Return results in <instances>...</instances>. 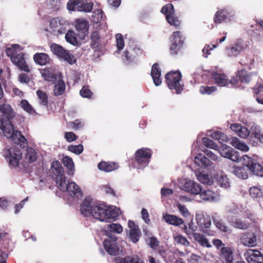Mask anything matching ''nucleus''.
<instances>
[{
    "instance_id": "1",
    "label": "nucleus",
    "mask_w": 263,
    "mask_h": 263,
    "mask_svg": "<svg viewBox=\"0 0 263 263\" xmlns=\"http://www.w3.org/2000/svg\"><path fill=\"white\" fill-rule=\"evenodd\" d=\"M0 111L6 117V118H0V129L3 131L4 136L8 139H11L21 147H27L28 145L27 139L20 131L14 130L11 121L15 114L11 106L8 104H2L0 105Z\"/></svg>"
},
{
    "instance_id": "2",
    "label": "nucleus",
    "mask_w": 263,
    "mask_h": 263,
    "mask_svg": "<svg viewBox=\"0 0 263 263\" xmlns=\"http://www.w3.org/2000/svg\"><path fill=\"white\" fill-rule=\"evenodd\" d=\"M119 209L115 206H107L102 204L92 205L90 199L86 198L81 205V211L85 216H92L106 222L115 221L119 216Z\"/></svg>"
},
{
    "instance_id": "3",
    "label": "nucleus",
    "mask_w": 263,
    "mask_h": 263,
    "mask_svg": "<svg viewBox=\"0 0 263 263\" xmlns=\"http://www.w3.org/2000/svg\"><path fill=\"white\" fill-rule=\"evenodd\" d=\"M18 45H14L11 48H8L6 50V54L10 57L12 62L19 69L26 72H29L30 69L24 59V54L23 52L17 53L15 47Z\"/></svg>"
},
{
    "instance_id": "4",
    "label": "nucleus",
    "mask_w": 263,
    "mask_h": 263,
    "mask_svg": "<svg viewBox=\"0 0 263 263\" xmlns=\"http://www.w3.org/2000/svg\"><path fill=\"white\" fill-rule=\"evenodd\" d=\"M181 78L182 75L179 71H170L165 76L167 87L171 90H175L177 94L180 93L183 90L184 85L180 83Z\"/></svg>"
},
{
    "instance_id": "5",
    "label": "nucleus",
    "mask_w": 263,
    "mask_h": 263,
    "mask_svg": "<svg viewBox=\"0 0 263 263\" xmlns=\"http://www.w3.org/2000/svg\"><path fill=\"white\" fill-rule=\"evenodd\" d=\"M152 154V151L150 148L143 147L138 149L135 153L136 167L138 169L145 168L149 163Z\"/></svg>"
},
{
    "instance_id": "6",
    "label": "nucleus",
    "mask_w": 263,
    "mask_h": 263,
    "mask_svg": "<svg viewBox=\"0 0 263 263\" xmlns=\"http://www.w3.org/2000/svg\"><path fill=\"white\" fill-rule=\"evenodd\" d=\"M161 12L165 15L167 22L171 26L178 28L181 25V21L175 14L173 4L169 3L163 6Z\"/></svg>"
},
{
    "instance_id": "7",
    "label": "nucleus",
    "mask_w": 263,
    "mask_h": 263,
    "mask_svg": "<svg viewBox=\"0 0 263 263\" xmlns=\"http://www.w3.org/2000/svg\"><path fill=\"white\" fill-rule=\"evenodd\" d=\"M243 164L253 175L258 177H263V166L258 161L248 155L242 157Z\"/></svg>"
},
{
    "instance_id": "8",
    "label": "nucleus",
    "mask_w": 263,
    "mask_h": 263,
    "mask_svg": "<svg viewBox=\"0 0 263 263\" xmlns=\"http://www.w3.org/2000/svg\"><path fill=\"white\" fill-rule=\"evenodd\" d=\"M108 238L103 241V246L105 251L110 255H118L120 252V248L117 242V237L112 233H107Z\"/></svg>"
},
{
    "instance_id": "9",
    "label": "nucleus",
    "mask_w": 263,
    "mask_h": 263,
    "mask_svg": "<svg viewBox=\"0 0 263 263\" xmlns=\"http://www.w3.org/2000/svg\"><path fill=\"white\" fill-rule=\"evenodd\" d=\"M50 48L53 54L64 59L69 64L72 65L76 62L74 56L61 46L55 43H52Z\"/></svg>"
},
{
    "instance_id": "10",
    "label": "nucleus",
    "mask_w": 263,
    "mask_h": 263,
    "mask_svg": "<svg viewBox=\"0 0 263 263\" xmlns=\"http://www.w3.org/2000/svg\"><path fill=\"white\" fill-rule=\"evenodd\" d=\"M61 191H67L72 197L81 198L83 193L80 187L74 182H66V179L57 186Z\"/></svg>"
},
{
    "instance_id": "11",
    "label": "nucleus",
    "mask_w": 263,
    "mask_h": 263,
    "mask_svg": "<svg viewBox=\"0 0 263 263\" xmlns=\"http://www.w3.org/2000/svg\"><path fill=\"white\" fill-rule=\"evenodd\" d=\"M49 171L50 176L55 181L57 186L65 180L64 169L58 160H54L52 162Z\"/></svg>"
},
{
    "instance_id": "12",
    "label": "nucleus",
    "mask_w": 263,
    "mask_h": 263,
    "mask_svg": "<svg viewBox=\"0 0 263 263\" xmlns=\"http://www.w3.org/2000/svg\"><path fill=\"white\" fill-rule=\"evenodd\" d=\"M93 4L92 2L84 3L83 0H69L67 4L69 11L90 12L92 11Z\"/></svg>"
},
{
    "instance_id": "13",
    "label": "nucleus",
    "mask_w": 263,
    "mask_h": 263,
    "mask_svg": "<svg viewBox=\"0 0 263 263\" xmlns=\"http://www.w3.org/2000/svg\"><path fill=\"white\" fill-rule=\"evenodd\" d=\"M4 155L9 164L11 167H17L22 157L20 149L15 147H10L4 151Z\"/></svg>"
},
{
    "instance_id": "14",
    "label": "nucleus",
    "mask_w": 263,
    "mask_h": 263,
    "mask_svg": "<svg viewBox=\"0 0 263 263\" xmlns=\"http://www.w3.org/2000/svg\"><path fill=\"white\" fill-rule=\"evenodd\" d=\"M49 25L52 31L58 35L65 33L68 23L62 18L54 17L50 20Z\"/></svg>"
},
{
    "instance_id": "15",
    "label": "nucleus",
    "mask_w": 263,
    "mask_h": 263,
    "mask_svg": "<svg viewBox=\"0 0 263 263\" xmlns=\"http://www.w3.org/2000/svg\"><path fill=\"white\" fill-rule=\"evenodd\" d=\"M249 140V143L254 146L263 143V134L261 133L259 126L253 125L251 127Z\"/></svg>"
},
{
    "instance_id": "16",
    "label": "nucleus",
    "mask_w": 263,
    "mask_h": 263,
    "mask_svg": "<svg viewBox=\"0 0 263 263\" xmlns=\"http://www.w3.org/2000/svg\"><path fill=\"white\" fill-rule=\"evenodd\" d=\"M77 35L80 39L84 40L88 33L89 23L84 18H77L74 21Z\"/></svg>"
},
{
    "instance_id": "17",
    "label": "nucleus",
    "mask_w": 263,
    "mask_h": 263,
    "mask_svg": "<svg viewBox=\"0 0 263 263\" xmlns=\"http://www.w3.org/2000/svg\"><path fill=\"white\" fill-rule=\"evenodd\" d=\"M234 13L227 9H222L216 12L213 17L215 24H219L231 21L234 17Z\"/></svg>"
},
{
    "instance_id": "18",
    "label": "nucleus",
    "mask_w": 263,
    "mask_h": 263,
    "mask_svg": "<svg viewBox=\"0 0 263 263\" xmlns=\"http://www.w3.org/2000/svg\"><path fill=\"white\" fill-rule=\"evenodd\" d=\"M245 255L249 263H263V255L258 250L250 249Z\"/></svg>"
},
{
    "instance_id": "19",
    "label": "nucleus",
    "mask_w": 263,
    "mask_h": 263,
    "mask_svg": "<svg viewBox=\"0 0 263 263\" xmlns=\"http://www.w3.org/2000/svg\"><path fill=\"white\" fill-rule=\"evenodd\" d=\"M128 227L130 228L129 237L133 242L136 243L139 241L140 235V231L138 226L134 221L129 220L128 221Z\"/></svg>"
},
{
    "instance_id": "20",
    "label": "nucleus",
    "mask_w": 263,
    "mask_h": 263,
    "mask_svg": "<svg viewBox=\"0 0 263 263\" xmlns=\"http://www.w3.org/2000/svg\"><path fill=\"white\" fill-rule=\"evenodd\" d=\"M183 189L185 191L195 195H198L202 191L200 185L191 180L187 181L185 183Z\"/></svg>"
},
{
    "instance_id": "21",
    "label": "nucleus",
    "mask_w": 263,
    "mask_h": 263,
    "mask_svg": "<svg viewBox=\"0 0 263 263\" xmlns=\"http://www.w3.org/2000/svg\"><path fill=\"white\" fill-rule=\"evenodd\" d=\"M212 78L214 81V83L220 87L226 86L229 84V80L224 73L215 72L213 73Z\"/></svg>"
},
{
    "instance_id": "22",
    "label": "nucleus",
    "mask_w": 263,
    "mask_h": 263,
    "mask_svg": "<svg viewBox=\"0 0 263 263\" xmlns=\"http://www.w3.org/2000/svg\"><path fill=\"white\" fill-rule=\"evenodd\" d=\"M241 242L245 246L254 247L256 243V236L254 233H245L240 237Z\"/></svg>"
},
{
    "instance_id": "23",
    "label": "nucleus",
    "mask_w": 263,
    "mask_h": 263,
    "mask_svg": "<svg viewBox=\"0 0 263 263\" xmlns=\"http://www.w3.org/2000/svg\"><path fill=\"white\" fill-rule=\"evenodd\" d=\"M33 58L34 62L40 66L50 64L51 62L49 56L45 53H36L34 54Z\"/></svg>"
},
{
    "instance_id": "24",
    "label": "nucleus",
    "mask_w": 263,
    "mask_h": 263,
    "mask_svg": "<svg viewBox=\"0 0 263 263\" xmlns=\"http://www.w3.org/2000/svg\"><path fill=\"white\" fill-rule=\"evenodd\" d=\"M161 71L158 63H154L151 69V75L153 78L155 86H159L161 83Z\"/></svg>"
},
{
    "instance_id": "25",
    "label": "nucleus",
    "mask_w": 263,
    "mask_h": 263,
    "mask_svg": "<svg viewBox=\"0 0 263 263\" xmlns=\"http://www.w3.org/2000/svg\"><path fill=\"white\" fill-rule=\"evenodd\" d=\"M98 168L105 172H110L117 170L119 165L114 162L101 161L98 165Z\"/></svg>"
},
{
    "instance_id": "26",
    "label": "nucleus",
    "mask_w": 263,
    "mask_h": 263,
    "mask_svg": "<svg viewBox=\"0 0 263 263\" xmlns=\"http://www.w3.org/2000/svg\"><path fill=\"white\" fill-rule=\"evenodd\" d=\"M195 162L202 168H205L212 164L211 161L202 154H198L195 157Z\"/></svg>"
},
{
    "instance_id": "27",
    "label": "nucleus",
    "mask_w": 263,
    "mask_h": 263,
    "mask_svg": "<svg viewBox=\"0 0 263 263\" xmlns=\"http://www.w3.org/2000/svg\"><path fill=\"white\" fill-rule=\"evenodd\" d=\"M40 73L45 80L54 82L57 80V76L54 73V70L50 67L41 69Z\"/></svg>"
},
{
    "instance_id": "28",
    "label": "nucleus",
    "mask_w": 263,
    "mask_h": 263,
    "mask_svg": "<svg viewBox=\"0 0 263 263\" xmlns=\"http://www.w3.org/2000/svg\"><path fill=\"white\" fill-rule=\"evenodd\" d=\"M163 218L168 224L175 226H180L183 223L181 218L173 215L166 214L163 216Z\"/></svg>"
},
{
    "instance_id": "29",
    "label": "nucleus",
    "mask_w": 263,
    "mask_h": 263,
    "mask_svg": "<svg viewBox=\"0 0 263 263\" xmlns=\"http://www.w3.org/2000/svg\"><path fill=\"white\" fill-rule=\"evenodd\" d=\"M220 253L222 258L226 263H233V252L230 248L222 247L221 249Z\"/></svg>"
},
{
    "instance_id": "30",
    "label": "nucleus",
    "mask_w": 263,
    "mask_h": 263,
    "mask_svg": "<svg viewBox=\"0 0 263 263\" xmlns=\"http://www.w3.org/2000/svg\"><path fill=\"white\" fill-rule=\"evenodd\" d=\"M62 162L67 170L68 175L72 176L74 172V165L71 158L68 156H65L62 159Z\"/></svg>"
},
{
    "instance_id": "31",
    "label": "nucleus",
    "mask_w": 263,
    "mask_h": 263,
    "mask_svg": "<svg viewBox=\"0 0 263 263\" xmlns=\"http://www.w3.org/2000/svg\"><path fill=\"white\" fill-rule=\"evenodd\" d=\"M230 144L235 148L243 152H247L249 149L247 144L241 142L240 140L236 137L232 138L230 140Z\"/></svg>"
},
{
    "instance_id": "32",
    "label": "nucleus",
    "mask_w": 263,
    "mask_h": 263,
    "mask_svg": "<svg viewBox=\"0 0 263 263\" xmlns=\"http://www.w3.org/2000/svg\"><path fill=\"white\" fill-rule=\"evenodd\" d=\"M200 199L205 201H213L215 199V193L209 190H202L199 194Z\"/></svg>"
},
{
    "instance_id": "33",
    "label": "nucleus",
    "mask_w": 263,
    "mask_h": 263,
    "mask_svg": "<svg viewBox=\"0 0 263 263\" xmlns=\"http://www.w3.org/2000/svg\"><path fill=\"white\" fill-rule=\"evenodd\" d=\"M195 240L197 241L199 244L203 247L211 248L212 246L209 243L206 237L200 233H195L193 234Z\"/></svg>"
},
{
    "instance_id": "34",
    "label": "nucleus",
    "mask_w": 263,
    "mask_h": 263,
    "mask_svg": "<svg viewBox=\"0 0 263 263\" xmlns=\"http://www.w3.org/2000/svg\"><path fill=\"white\" fill-rule=\"evenodd\" d=\"M233 173L239 178L246 179L248 178L247 170L244 166L234 167Z\"/></svg>"
},
{
    "instance_id": "35",
    "label": "nucleus",
    "mask_w": 263,
    "mask_h": 263,
    "mask_svg": "<svg viewBox=\"0 0 263 263\" xmlns=\"http://www.w3.org/2000/svg\"><path fill=\"white\" fill-rule=\"evenodd\" d=\"M91 45L92 49L99 48L100 43V35L98 31H94L91 35Z\"/></svg>"
},
{
    "instance_id": "36",
    "label": "nucleus",
    "mask_w": 263,
    "mask_h": 263,
    "mask_svg": "<svg viewBox=\"0 0 263 263\" xmlns=\"http://www.w3.org/2000/svg\"><path fill=\"white\" fill-rule=\"evenodd\" d=\"M211 137L213 139L218 140V141L221 143L223 142L230 143V140L232 139V138H228L226 135L219 131H216L212 133L211 134Z\"/></svg>"
},
{
    "instance_id": "37",
    "label": "nucleus",
    "mask_w": 263,
    "mask_h": 263,
    "mask_svg": "<svg viewBox=\"0 0 263 263\" xmlns=\"http://www.w3.org/2000/svg\"><path fill=\"white\" fill-rule=\"evenodd\" d=\"M172 43L176 44H183L185 37L182 32L179 31H175L173 33L172 36Z\"/></svg>"
},
{
    "instance_id": "38",
    "label": "nucleus",
    "mask_w": 263,
    "mask_h": 263,
    "mask_svg": "<svg viewBox=\"0 0 263 263\" xmlns=\"http://www.w3.org/2000/svg\"><path fill=\"white\" fill-rule=\"evenodd\" d=\"M238 77L241 83L249 84L251 81V74L245 69L238 71Z\"/></svg>"
},
{
    "instance_id": "39",
    "label": "nucleus",
    "mask_w": 263,
    "mask_h": 263,
    "mask_svg": "<svg viewBox=\"0 0 263 263\" xmlns=\"http://www.w3.org/2000/svg\"><path fill=\"white\" fill-rule=\"evenodd\" d=\"M230 223L234 228L241 230H246L249 228V226L248 223L242 221L240 219L238 218L230 221Z\"/></svg>"
},
{
    "instance_id": "40",
    "label": "nucleus",
    "mask_w": 263,
    "mask_h": 263,
    "mask_svg": "<svg viewBox=\"0 0 263 263\" xmlns=\"http://www.w3.org/2000/svg\"><path fill=\"white\" fill-rule=\"evenodd\" d=\"M213 221L217 228L224 233H231V230L221 220L213 218Z\"/></svg>"
},
{
    "instance_id": "41",
    "label": "nucleus",
    "mask_w": 263,
    "mask_h": 263,
    "mask_svg": "<svg viewBox=\"0 0 263 263\" xmlns=\"http://www.w3.org/2000/svg\"><path fill=\"white\" fill-rule=\"evenodd\" d=\"M65 89V85L63 81H59L54 86L53 89L54 95L56 96L62 95Z\"/></svg>"
},
{
    "instance_id": "42",
    "label": "nucleus",
    "mask_w": 263,
    "mask_h": 263,
    "mask_svg": "<svg viewBox=\"0 0 263 263\" xmlns=\"http://www.w3.org/2000/svg\"><path fill=\"white\" fill-rule=\"evenodd\" d=\"M25 158L29 163H32L36 160V154L35 151L31 147H27Z\"/></svg>"
},
{
    "instance_id": "43",
    "label": "nucleus",
    "mask_w": 263,
    "mask_h": 263,
    "mask_svg": "<svg viewBox=\"0 0 263 263\" xmlns=\"http://www.w3.org/2000/svg\"><path fill=\"white\" fill-rule=\"evenodd\" d=\"M250 195L253 198H259L263 196L262 190L257 186H253L249 190Z\"/></svg>"
},
{
    "instance_id": "44",
    "label": "nucleus",
    "mask_w": 263,
    "mask_h": 263,
    "mask_svg": "<svg viewBox=\"0 0 263 263\" xmlns=\"http://www.w3.org/2000/svg\"><path fill=\"white\" fill-rule=\"evenodd\" d=\"M254 93L257 96L256 101L263 105V84H260L257 88L254 89Z\"/></svg>"
},
{
    "instance_id": "45",
    "label": "nucleus",
    "mask_w": 263,
    "mask_h": 263,
    "mask_svg": "<svg viewBox=\"0 0 263 263\" xmlns=\"http://www.w3.org/2000/svg\"><path fill=\"white\" fill-rule=\"evenodd\" d=\"M36 95L40 99V103L43 106H47L48 103V98L47 93L41 90L36 91Z\"/></svg>"
},
{
    "instance_id": "46",
    "label": "nucleus",
    "mask_w": 263,
    "mask_h": 263,
    "mask_svg": "<svg viewBox=\"0 0 263 263\" xmlns=\"http://www.w3.org/2000/svg\"><path fill=\"white\" fill-rule=\"evenodd\" d=\"M217 88L216 86H201L199 88V92L202 95H210L217 90Z\"/></svg>"
},
{
    "instance_id": "47",
    "label": "nucleus",
    "mask_w": 263,
    "mask_h": 263,
    "mask_svg": "<svg viewBox=\"0 0 263 263\" xmlns=\"http://www.w3.org/2000/svg\"><path fill=\"white\" fill-rule=\"evenodd\" d=\"M106 228L110 230V232L106 231L107 233H121L123 231L122 227L119 223H112L109 224H107L106 226Z\"/></svg>"
},
{
    "instance_id": "48",
    "label": "nucleus",
    "mask_w": 263,
    "mask_h": 263,
    "mask_svg": "<svg viewBox=\"0 0 263 263\" xmlns=\"http://www.w3.org/2000/svg\"><path fill=\"white\" fill-rule=\"evenodd\" d=\"M65 39L66 41L72 45H75L77 44L78 41L75 36V33L73 30H69L65 35Z\"/></svg>"
},
{
    "instance_id": "49",
    "label": "nucleus",
    "mask_w": 263,
    "mask_h": 263,
    "mask_svg": "<svg viewBox=\"0 0 263 263\" xmlns=\"http://www.w3.org/2000/svg\"><path fill=\"white\" fill-rule=\"evenodd\" d=\"M183 44H176L172 43L170 48V53L172 55H175L178 54L181 52L182 49Z\"/></svg>"
},
{
    "instance_id": "50",
    "label": "nucleus",
    "mask_w": 263,
    "mask_h": 263,
    "mask_svg": "<svg viewBox=\"0 0 263 263\" xmlns=\"http://www.w3.org/2000/svg\"><path fill=\"white\" fill-rule=\"evenodd\" d=\"M68 150L76 155L81 154L83 151V146L82 144L78 145H71L68 146Z\"/></svg>"
},
{
    "instance_id": "51",
    "label": "nucleus",
    "mask_w": 263,
    "mask_h": 263,
    "mask_svg": "<svg viewBox=\"0 0 263 263\" xmlns=\"http://www.w3.org/2000/svg\"><path fill=\"white\" fill-rule=\"evenodd\" d=\"M198 224L202 228H208L211 224V220L209 217H201L198 221Z\"/></svg>"
},
{
    "instance_id": "52",
    "label": "nucleus",
    "mask_w": 263,
    "mask_h": 263,
    "mask_svg": "<svg viewBox=\"0 0 263 263\" xmlns=\"http://www.w3.org/2000/svg\"><path fill=\"white\" fill-rule=\"evenodd\" d=\"M80 94L83 98H90L92 92L89 89L88 86H84L80 91Z\"/></svg>"
},
{
    "instance_id": "53",
    "label": "nucleus",
    "mask_w": 263,
    "mask_h": 263,
    "mask_svg": "<svg viewBox=\"0 0 263 263\" xmlns=\"http://www.w3.org/2000/svg\"><path fill=\"white\" fill-rule=\"evenodd\" d=\"M202 143L205 146L211 148L216 149L217 147L215 142L208 137L202 138Z\"/></svg>"
},
{
    "instance_id": "54",
    "label": "nucleus",
    "mask_w": 263,
    "mask_h": 263,
    "mask_svg": "<svg viewBox=\"0 0 263 263\" xmlns=\"http://www.w3.org/2000/svg\"><path fill=\"white\" fill-rule=\"evenodd\" d=\"M175 241L177 244H180L185 246H187L190 245V242L187 239L180 235H178L175 237Z\"/></svg>"
},
{
    "instance_id": "55",
    "label": "nucleus",
    "mask_w": 263,
    "mask_h": 263,
    "mask_svg": "<svg viewBox=\"0 0 263 263\" xmlns=\"http://www.w3.org/2000/svg\"><path fill=\"white\" fill-rule=\"evenodd\" d=\"M178 209L181 214V215L185 217H188L190 216V213L184 205H182L181 203L177 204Z\"/></svg>"
},
{
    "instance_id": "56",
    "label": "nucleus",
    "mask_w": 263,
    "mask_h": 263,
    "mask_svg": "<svg viewBox=\"0 0 263 263\" xmlns=\"http://www.w3.org/2000/svg\"><path fill=\"white\" fill-rule=\"evenodd\" d=\"M250 134V130L245 126H241L237 135L242 138H246L249 137Z\"/></svg>"
},
{
    "instance_id": "57",
    "label": "nucleus",
    "mask_w": 263,
    "mask_h": 263,
    "mask_svg": "<svg viewBox=\"0 0 263 263\" xmlns=\"http://www.w3.org/2000/svg\"><path fill=\"white\" fill-rule=\"evenodd\" d=\"M197 178L198 180L203 184H210V178L209 175L207 174H204L200 173L197 176Z\"/></svg>"
},
{
    "instance_id": "58",
    "label": "nucleus",
    "mask_w": 263,
    "mask_h": 263,
    "mask_svg": "<svg viewBox=\"0 0 263 263\" xmlns=\"http://www.w3.org/2000/svg\"><path fill=\"white\" fill-rule=\"evenodd\" d=\"M202 258L195 254H192L188 259V263H202Z\"/></svg>"
},
{
    "instance_id": "59",
    "label": "nucleus",
    "mask_w": 263,
    "mask_h": 263,
    "mask_svg": "<svg viewBox=\"0 0 263 263\" xmlns=\"http://www.w3.org/2000/svg\"><path fill=\"white\" fill-rule=\"evenodd\" d=\"M22 107L27 112L31 114L33 111V108L31 105L26 100H22L21 101Z\"/></svg>"
},
{
    "instance_id": "60",
    "label": "nucleus",
    "mask_w": 263,
    "mask_h": 263,
    "mask_svg": "<svg viewBox=\"0 0 263 263\" xmlns=\"http://www.w3.org/2000/svg\"><path fill=\"white\" fill-rule=\"evenodd\" d=\"M77 136L72 132H66L64 135V138L68 142H71L77 139Z\"/></svg>"
},
{
    "instance_id": "61",
    "label": "nucleus",
    "mask_w": 263,
    "mask_h": 263,
    "mask_svg": "<svg viewBox=\"0 0 263 263\" xmlns=\"http://www.w3.org/2000/svg\"><path fill=\"white\" fill-rule=\"evenodd\" d=\"M116 42L117 48L119 50H122L124 46V41L121 34L116 35Z\"/></svg>"
},
{
    "instance_id": "62",
    "label": "nucleus",
    "mask_w": 263,
    "mask_h": 263,
    "mask_svg": "<svg viewBox=\"0 0 263 263\" xmlns=\"http://www.w3.org/2000/svg\"><path fill=\"white\" fill-rule=\"evenodd\" d=\"M230 159L234 162H239L241 157L238 152L232 150Z\"/></svg>"
},
{
    "instance_id": "63",
    "label": "nucleus",
    "mask_w": 263,
    "mask_h": 263,
    "mask_svg": "<svg viewBox=\"0 0 263 263\" xmlns=\"http://www.w3.org/2000/svg\"><path fill=\"white\" fill-rule=\"evenodd\" d=\"M218 184L221 186L227 188L229 186V182L227 177L221 176L218 180Z\"/></svg>"
},
{
    "instance_id": "64",
    "label": "nucleus",
    "mask_w": 263,
    "mask_h": 263,
    "mask_svg": "<svg viewBox=\"0 0 263 263\" xmlns=\"http://www.w3.org/2000/svg\"><path fill=\"white\" fill-rule=\"evenodd\" d=\"M19 81L21 83L27 84L30 82V77L26 73H21L18 77Z\"/></svg>"
}]
</instances>
